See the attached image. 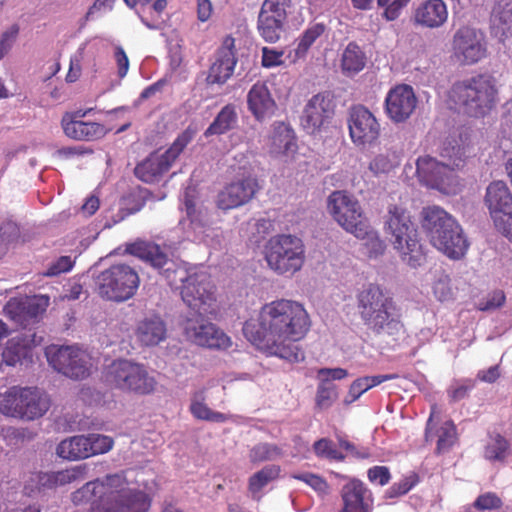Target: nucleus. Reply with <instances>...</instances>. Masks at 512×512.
Listing matches in <instances>:
<instances>
[{
    "mask_svg": "<svg viewBox=\"0 0 512 512\" xmlns=\"http://www.w3.org/2000/svg\"><path fill=\"white\" fill-rule=\"evenodd\" d=\"M50 406L49 396L36 387L12 386L0 394V413L13 418L35 420Z\"/></svg>",
    "mask_w": 512,
    "mask_h": 512,
    "instance_id": "nucleus-8",
    "label": "nucleus"
},
{
    "mask_svg": "<svg viewBox=\"0 0 512 512\" xmlns=\"http://www.w3.org/2000/svg\"><path fill=\"white\" fill-rule=\"evenodd\" d=\"M411 0H377L378 5L384 8L383 17L388 21L397 19L401 11Z\"/></svg>",
    "mask_w": 512,
    "mask_h": 512,
    "instance_id": "nucleus-50",
    "label": "nucleus"
},
{
    "mask_svg": "<svg viewBox=\"0 0 512 512\" xmlns=\"http://www.w3.org/2000/svg\"><path fill=\"white\" fill-rule=\"evenodd\" d=\"M395 166L388 154L376 155L369 164V169L376 175L390 172Z\"/></svg>",
    "mask_w": 512,
    "mask_h": 512,
    "instance_id": "nucleus-53",
    "label": "nucleus"
},
{
    "mask_svg": "<svg viewBox=\"0 0 512 512\" xmlns=\"http://www.w3.org/2000/svg\"><path fill=\"white\" fill-rule=\"evenodd\" d=\"M87 469V464H82L56 472L33 473L29 483L25 485V490L30 493L34 491L40 492L42 490L56 489L77 480H83L86 477Z\"/></svg>",
    "mask_w": 512,
    "mask_h": 512,
    "instance_id": "nucleus-23",
    "label": "nucleus"
},
{
    "mask_svg": "<svg viewBox=\"0 0 512 512\" xmlns=\"http://www.w3.org/2000/svg\"><path fill=\"white\" fill-rule=\"evenodd\" d=\"M42 337L32 330H25L9 339L2 352L3 362L8 366H15L23 359L30 357L34 347L41 344Z\"/></svg>",
    "mask_w": 512,
    "mask_h": 512,
    "instance_id": "nucleus-27",
    "label": "nucleus"
},
{
    "mask_svg": "<svg viewBox=\"0 0 512 512\" xmlns=\"http://www.w3.org/2000/svg\"><path fill=\"white\" fill-rule=\"evenodd\" d=\"M191 139L187 131L181 133L165 152H153L138 163L134 169L135 176L145 183L158 182L170 170Z\"/></svg>",
    "mask_w": 512,
    "mask_h": 512,
    "instance_id": "nucleus-12",
    "label": "nucleus"
},
{
    "mask_svg": "<svg viewBox=\"0 0 512 512\" xmlns=\"http://www.w3.org/2000/svg\"><path fill=\"white\" fill-rule=\"evenodd\" d=\"M368 479L373 483L384 486L389 483L391 474L386 466H374L367 472Z\"/></svg>",
    "mask_w": 512,
    "mask_h": 512,
    "instance_id": "nucleus-56",
    "label": "nucleus"
},
{
    "mask_svg": "<svg viewBox=\"0 0 512 512\" xmlns=\"http://www.w3.org/2000/svg\"><path fill=\"white\" fill-rule=\"evenodd\" d=\"M384 229L389 241L399 253L401 259L416 268L426 260V253L421 244L417 227L411 220L409 212L398 205L388 207Z\"/></svg>",
    "mask_w": 512,
    "mask_h": 512,
    "instance_id": "nucleus-5",
    "label": "nucleus"
},
{
    "mask_svg": "<svg viewBox=\"0 0 512 512\" xmlns=\"http://www.w3.org/2000/svg\"><path fill=\"white\" fill-rule=\"evenodd\" d=\"M366 56L355 43H349L341 58V68L344 74L354 75L364 69Z\"/></svg>",
    "mask_w": 512,
    "mask_h": 512,
    "instance_id": "nucleus-37",
    "label": "nucleus"
},
{
    "mask_svg": "<svg viewBox=\"0 0 512 512\" xmlns=\"http://www.w3.org/2000/svg\"><path fill=\"white\" fill-rule=\"evenodd\" d=\"M248 110L258 121L274 115L277 105L271 92L264 82H256L247 93Z\"/></svg>",
    "mask_w": 512,
    "mask_h": 512,
    "instance_id": "nucleus-29",
    "label": "nucleus"
},
{
    "mask_svg": "<svg viewBox=\"0 0 512 512\" xmlns=\"http://www.w3.org/2000/svg\"><path fill=\"white\" fill-rule=\"evenodd\" d=\"M73 266L74 261L70 256H61L49 265L44 275L48 277L58 276L62 273L69 272Z\"/></svg>",
    "mask_w": 512,
    "mask_h": 512,
    "instance_id": "nucleus-52",
    "label": "nucleus"
},
{
    "mask_svg": "<svg viewBox=\"0 0 512 512\" xmlns=\"http://www.w3.org/2000/svg\"><path fill=\"white\" fill-rule=\"evenodd\" d=\"M356 307L363 324L373 334L393 340L404 334L401 313L393 297L380 285L371 283L363 287L356 295Z\"/></svg>",
    "mask_w": 512,
    "mask_h": 512,
    "instance_id": "nucleus-3",
    "label": "nucleus"
},
{
    "mask_svg": "<svg viewBox=\"0 0 512 512\" xmlns=\"http://www.w3.org/2000/svg\"><path fill=\"white\" fill-rule=\"evenodd\" d=\"M87 439L89 442V457L107 453L114 445L113 438L106 435L91 433L87 435Z\"/></svg>",
    "mask_w": 512,
    "mask_h": 512,
    "instance_id": "nucleus-47",
    "label": "nucleus"
},
{
    "mask_svg": "<svg viewBox=\"0 0 512 512\" xmlns=\"http://www.w3.org/2000/svg\"><path fill=\"white\" fill-rule=\"evenodd\" d=\"M264 255L268 267L276 274L294 275L305 262V246L297 236L279 234L268 240Z\"/></svg>",
    "mask_w": 512,
    "mask_h": 512,
    "instance_id": "nucleus-9",
    "label": "nucleus"
},
{
    "mask_svg": "<svg viewBox=\"0 0 512 512\" xmlns=\"http://www.w3.org/2000/svg\"><path fill=\"white\" fill-rule=\"evenodd\" d=\"M286 19V13H269L260 10L258 17V29L262 32H276L281 29Z\"/></svg>",
    "mask_w": 512,
    "mask_h": 512,
    "instance_id": "nucleus-45",
    "label": "nucleus"
},
{
    "mask_svg": "<svg viewBox=\"0 0 512 512\" xmlns=\"http://www.w3.org/2000/svg\"><path fill=\"white\" fill-rule=\"evenodd\" d=\"M348 128L352 142L357 146L374 143L380 135V124L374 114L364 105H353L349 109Z\"/></svg>",
    "mask_w": 512,
    "mask_h": 512,
    "instance_id": "nucleus-19",
    "label": "nucleus"
},
{
    "mask_svg": "<svg viewBox=\"0 0 512 512\" xmlns=\"http://www.w3.org/2000/svg\"><path fill=\"white\" fill-rule=\"evenodd\" d=\"M283 455L280 447L275 444L260 443L255 445L250 451V460L252 462H263L274 460Z\"/></svg>",
    "mask_w": 512,
    "mask_h": 512,
    "instance_id": "nucleus-44",
    "label": "nucleus"
},
{
    "mask_svg": "<svg viewBox=\"0 0 512 512\" xmlns=\"http://www.w3.org/2000/svg\"><path fill=\"white\" fill-rule=\"evenodd\" d=\"M486 54V45L477 34H455L452 42V59L461 65H471Z\"/></svg>",
    "mask_w": 512,
    "mask_h": 512,
    "instance_id": "nucleus-26",
    "label": "nucleus"
},
{
    "mask_svg": "<svg viewBox=\"0 0 512 512\" xmlns=\"http://www.w3.org/2000/svg\"><path fill=\"white\" fill-rule=\"evenodd\" d=\"M184 331L192 342L199 346L217 349H226L231 346L230 338L215 324L197 315L186 320Z\"/></svg>",
    "mask_w": 512,
    "mask_h": 512,
    "instance_id": "nucleus-20",
    "label": "nucleus"
},
{
    "mask_svg": "<svg viewBox=\"0 0 512 512\" xmlns=\"http://www.w3.org/2000/svg\"><path fill=\"white\" fill-rule=\"evenodd\" d=\"M104 380L113 389L139 396L150 395L157 387L155 377L143 364L126 359L113 361L104 373Z\"/></svg>",
    "mask_w": 512,
    "mask_h": 512,
    "instance_id": "nucleus-7",
    "label": "nucleus"
},
{
    "mask_svg": "<svg viewBox=\"0 0 512 512\" xmlns=\"http://www.w3.org/2000/svg\"><path fill=\"white\" fill-rule=\"evenodd\" d=\"M318 35L319 34H303L295 48V58L304 57Z\"/></svg>",
    "mask_w": 512,
    "mask_h": 512,
    "instance_id": "nucleus-59",
    "label": "nucleus"
},
{
    "mask_svg": "<svg viewBox=\"0 0 512 512\" xmlns=\"http://www.w3.org/2000/svg\"><path fill=\"white\" fill-rule=\"evenodd\" d=\"M290 0H265L262 4L261 10L268 11L269 13H286V7Z\"/></svg>",
    "mask_w": 512,
    "mask_h": 512,
    "instance_id": "nucleus-64",
    "label": "nucleus"
},
{
    "mask_svg": "<svg viewBox=\"0 0 512 512\" xmlns=\"http://www.w3.org/2000/svg\"><path fill=\"white\" fill-rule=\"evenodd\" d=\"M313 451L319 458H326L329 460L343 461L345 455L338 451L332 442L328 438H321L314 442Z\"/></svg>",
    "mask_w": 512,
    "mask_h": 512,
    "instance_id": "nucleus-46",
    "label": "nucleus"
},
{
    "mask_svg": "<svg viewBox=\"0 0 512 512\" xmlns=\"http://www.w3.org/2000/svg\"><path fill=\"white\" fill-rule=\"evenodd\" d=\"M484 204L495 229L512 242V193L504 181H492L486 188Z\"/></svg>",
    "mask_w": 512,
    "mask_h": 512,
    "instance_id": "nucleus-13",
    "label": "nucleus"
},
{
    "mask_svg": "<svg viewBox=\"0 0 512 512\" xmlns=\"http://www.w3.org/2000/svg\"><path fill=\"white\" fill-rule=\"evenodd\" d=\"M435 435L438 437L435 449L437 455L450 451L458 440L457 429L453 421L444 422L436 429Z\"/></svg>",
    "mask_w": 512,
    "mask_h": 512,
    "instance_id": "nucleus-39",
    "label": "nucleus"
},
{
    "mask_svg": "<svg viewBox=\"0 0 512 512\" xmlns=\"http://www.w3.org/2000/svg\"><path fill=\"white\" fill-rule=\"evenodd\" d=\"M108 497L104 512H148L151 499L142 490L131 488L124 473L107 475Z\"/></svg>",
    "mask_w": 512,
    "mask_h": 512,
    "instance_id": "nucleus-11",
    "label": "nucleus"
},
{
    "mask_svg": "<svg viewBox=\"0 0 512 512\" xmlns=\"http://www.w3.org/2000/svg\"><path fill=\"white\" fill-rule=\"evenodd\" d=\"M312 322L304 305L290 299L264 304L256 318L245 321L243 334L259 351L289 362H300L305 353L299 342L310 331Z\"/></svg>",
    "mask_w": 512,
    "mask_h": 512,
    "instance_id": "nucleus-1",
    "label": "nucleus"
},
{
    "mask_svg": "<svg viewBox=\"0 0 512 512\" xmlns=\"http://www.w3.org/2000/svg\"><path fill=\"white\" fill-rule=\"evenodd\" d=\"M47 300L40 297L11 298L4 306V314L23 328L38 322L46 311Z\"/></svg>",
    "mask_w": 512,
    "mask_h": 512,
    "instance_id": "nucleus-24",
    "label": "nucleus"
},
{
    "mask_svg": "<svg viewBox=\"0 0 512 512\" xmlns=\"http://www.w3.org/2000/svg\"><path fill=\"white\" fill-rule=\"evenodd\" d=\"M21 231L19 226L14 222H7L0 227V237L7 246L10 243L17 242L20 239Z\"/></svg>",
    "mask_w": 512,
    "mask_h": 512,
    "instance_id": "nucleus-55",
    "label": "nucleus"
},
{
    "mask_svg": "<svg viewBox=\"0 0 512 512\" xmlns=\"http://www.w3.org/2000/svg\"><path fill=\"white\" fill-rule=\"evenodd\" d=\"M416 175L424 185L446 194L456 185L454 169L429 155L417 159Z\"/></svg>",
    "mask_w": 512,
    "mask_h": 512,
    "instance_id": "nucleus-16",
    "label": "nucleus"
},
{
    "mask_svg": "<svg viewBox=\"0 0 512 512\" xmlns=\"http://www.w3.org/2000/svg\"><path fill=\"white\" fill-rule=\"evenodd\" d=\"M96 291L105 300L124 302L131 299L140 285L135 269L126 264H114L97 276Z\"/></svg>",
    "mask_w": 512,
    "mask_h": 512,
    "instance_id": "nucleus-10",
    "label": "nucleus"
},
{
    "mask_svg": "<svg viewBox=\"0 0 512 512\" xmlns=\"http://www.w3.org/2000/svg\"><path fill=\"white\" fill-rule=\"evenodd\" d=\"M421 216L422 228L436 249L453 260L465 256L469 242L455 218L439 206L423 208Z\"/></svg>",
    "mask_w": 512,
    "mask_h": 512,
    "instance_id": "nucleus-4",
    "label": "nucleus"
},
{
    "mask_svg": "<svg viewBox=\"0 0 512 512\" xmlns=\"http://www.w3.org/2000/svg\"><path fill=\"white\" fill-rule=\"evenodd\" d=\"M87 435H76L61 441L56 449L57 455L67 460L89 458Z\"/></svg>",
    "mask_w": 512,
    "mask_h": 512,
    "instance_id": "nucleus-34",
    "label": "nucleus"
},
{
    "mask_svg": "<svg viewBox=\"0 0 512 512\" xmlns=\"http://www.w3.org/2000/svg\"><path fill=\"white\" fill-rule=\"evenodd\" d=\"M107 497V476L102 480L96 479L94 481H90L72 493V501L75 505L90 502L91 509L97 506L100 511L105 510Z\"/></svg>",
    "mask_w": 512,
    "mask_h": 512,
    "instance_id": "nucleus-30",
    "label": "nucleus"
},
{
    "mask_svg": "<svg viewBox=\"0 0 512 512\" xmlns=\"http://www.w3.org/2000/svg\"><path fill=\"white\" fill-rule=\"evenodd\" d=\"M338 397L337 387L330 381H322L318 387L315 397L316 407L320 410L328 409Z\"/></svg>",
    "mask_w": 512,
    "mask_h": 512,
    "instance_id": "nucleus-43",
    "label": "nucleus"
},
{
    "mask_svg": "<svg viewBox=\"0 0 512 512\" xmlns=\"http://www.w3.org/2000/svg\"><path fill=\"white\" fill-rule=\"evenodd\" d=\"M412 19L422 28H440L448 19L447 5L443 0L422 1L415 7Z\"/></svg>",
    "mask_w": 512,
    "mask_h": 512,
    "instance_id": "nucleus-28",
    "label": "nucleus"
},
{
    "mask_svg": "<svg viewBox=\"0 0 512 512\" xmlns=\"http://www.w3.org/2000/svg\"><path fill=\"white\" fill-rule=\"evenodd\" d=\"M236 123V108L233 104H227L220 110L213 122L205 130L204 135L209 137L224 134L233 129Z\"/></svg>",
    "mask_w": 512,
    "mask_h": 512,
    "instance_id": "nucleus-35",
    "label": "nucleus"
},
{
    "mask_svg": "<svg viewBox=\"0 0 512 512\" xmlns=\"http://www.w3.org/2000/svg\"><path fill=\"white\" fill-rule=\"evenodd\" d=\"M510 454V443L500 434H496L484 450V456L491 461L504 462Z\"/></svg>",
    "mask_w": 512,
    "mask_h": 512,
    "instance_id": "nucleus-41",
    "label": "nucleus"
},
{
    "mask_svg": "<svg viewBox=\"0 0 512 512\" xmlns=\"http://www.w3.org/2000/svg\"><path fill=\"white\" fill-rule=\"evenodd\" d=\"M491 23L496 32L512 31V0H496L491 12Z\"/></svg>",
    "mask_w": 512,
    "mask_h": 512,
    "instance_id": "nucleus-36",
    "label": "nucleus"
},
{
    "mask_svg": "<svg viewBox=\"0 0 512 512\" xmlns=\"http://www.w3.org/2000/svg\"><path fill=\"white\" fill-rule=\"evenodd\" d=\"M280 471L278 465H267L254 473L248 481V489L253 497H256L268 483L277 479Z\"/></svg>",
    "mask_w": 512,
    "mask_h": 512,
    "instance_id": "nucleus-38",
    "label": "nucleus"
},
{
    "mask_svg": "<svg viewBox=\"0 0 512 512\" xmlns=\"http://www.w3.org/2000/svg\"><path fill=\"white\" fill-rule=\"evenodd\" d=\"M297 150V141L294 131L284 123L274 127L271 137V151L286 156L293 155Z\"/></svg>",
    "mask_w": 512,
    "mask_h": 512,
    "instance_id": "nucleus-33",
    "label": "nucleus"
},
{
    "mask_svg": "<svg viewBox=\"0 0 512 512\" xmlns=\"http://www.w3.org/2000/svg\"><path fill=\"white\" fill-rule=\"evenodd\" d=\"M366 234L363 236L354 235L355 237L365 240L364 246L370 258H376L382 255L386 249L385 242L379 237L369 223H366Z\"/></svg>",
    "mask_w": 512,
    "mask_h": 512,
    "instance_id": "nucleus-42",
    "label": "nucleus"
},
{
    "mask_svg": "<svg viewBox=\"0 0 512 512\" xmlns=\"http://www.w3.org/2000/svg\"><path fill=\"white\" fill-rule=\"evenodd\" d=\"M166 325L164 321L154 316L141 321L136 330L138 340L145 346H154L166 338Z\"/></svg>",
    "mask_w": 512,
    "mask_h": 512,
    "instance_id": "nucleus-32",
    "label": "nucleus"
},
{
    "mask_svg": "<svg viewBox=\"0 0 512 512\" xmlns=\"http://www.w3.org/2000/svg\"><path fill=\"white\" fill-rule=\"evenodd\" d=\"M292 478L306 483L313 490H315L317 493L321 495H326L329 492V485L327 481L320 475L306 472L293 474Z\"/></svg>",
    "mask_w": 512,
    "mask_h": 512,
    "instance_id": "nucleus-48",
    "label": "nucleus"
},
{
    "mask_svg": "<svg viewBox=\"0 0 512 512\" xmlns=\"http://www.w3.org/2000/svg\"><path fill=\"white\" fill-rule=\"evenodd\" d=\"M49 364L71 379H84L90 374L87 356L73 346H50L46 349Z\"/></svg>",
    "mask_w": 512,
    "mask_h": 512,
    "instance_id": "nucleus-15",
    "label": "nucleus"
},
{
    "mask_svg": "<svg viewBox=\"0 0 512 512\" xmlns=\"http://www.w3.org/2000/svg\"><path fill=\"white\" fill-rule=\"evenodd\" d=\"M168 81L166 78H161L154 82L153 84L147 86L140 94L139 100L144 101L151 97H154L156 94L162 92L163 88L167 85Z\"/></svg>",
    "mask_w": 512,
    "mask_h": 512,
    "instance_id": "nucleus-61",
    "label": "nucleus"
},
{
    "mask_svg": "<svg viewBox=\"0 0 512 512\" xmlns=\"http://www.w3.org/2000/svg\"><path fill=\"white\" fill-rule=\"evenodd\" d=\"M126 252L138 257L161 271L169 286L182 283L180 294L184 303L199 315L211 313L210 305L215 301V287L206 272L178 268L158 244L138 240L127 244Z\"/></svg>",
    "mask_w": 512,
    "mask_h": 512,
    "instance_id": "nucleus-2",
    "label": "nucleus"
},
{
    "mask_svg": "<svg viewBox=\"0 0 512 512\" xmlns=\"http://www.w3.org/2000/svg\"><path fill=\"white\" fill-rule=\"evenodd\" d=\"M342 507L338 512H372L373 495L359 479H351L340 491Z\"/></svg>",
    "mask_w": 512,
    "mask_h": 512,
    "instance_id": "nucleus-25",
    "label": "nucleus"
},
{
    "mask_svg": "<svg viewBox=\"0 0 512 512\" xmlns=\"http://www.w3.org/2000/svg\"><path fill=\"white\" fill-rule=\"evenodd\" d=\"M503 505L501 498L495 492L480 494L473 502V507L479 511L497 510Z\"/></svg>",
    "mask_w": 512,
    "mask_h": 512,
    "instance_id": "nucleus-49",
    "label": "nucleus"
},
{
    "mask_svg": "<svg viewBox=\"0 0 512 512\" xmlns=\"http://www.w3.org/2000/svg\"><path fill=\"white\" fill-rule=\"evenodd\" d=\"M335 114L333 95L329 91L320 92L307 102L301 116V125L310 134L320 132Z\"/></svg>",
    "mask_w": 512,
    "mask_h": 512,
    "instance_id": "nucleus-18",
    "label": "nucleus"
},
{
    "mask_svg": "<svg viewBox=\"0 0 512 512\" xmlns=\"http://www.w3.org/2000/svg\"><path fill=\"white\" fill-rule=\"evenodd\" d=\"M347 375V370L343 368H322L318 371V376L323 381H329V379L341 380L347 377Z\"/></svg>",
    "mask_w": 512,
    "mask_h": 512,
    "instance_id": "nucleus-63",
    "label": "nucleus"
},
{
    "mask_svg": "<svg viewBox=\"0 0 512 512\" xmlns=\"http://www.w3.org/2000/svg\"><path fill=\"white\" fill-rule=\"evenodd\" d=\"M417 97L408 84H398L391 88L385 98V112L394 123L408 120L417 107Z\"/></svg>",
    "mask_w": 512,
    "mask_h": 512,
    "instance_id": "nucleus-22",
    "label": "nucleus"
},
{
    "mask_svg": "<svg viewBox=\"0 0 512 512\" xmlns=\"http://www.w3.org/2000/svg\"><path fill=\"white\" fill-rule=\"evenodd\" d=\"M366 391H367V389H366L363 379L361 377L357 378L350 385L349 392H348V398L345 400V402L347 404H350V403L356 401Z\"/></svg>",
    "mask_w": 512,
    "mask_h": 512,
    "instance_id": "nucleus-60",
    "label": "nucleus"
},
{
    "mask_svg": "<svg viewBox=\"0 0 512 512\" xmlns=\"http://www.w3.org/2000/svg\"><path fill=\"white\" fill-rule=\"evenodd\" d=\"M61 124L65 135L75 140L92 141L105 135V127L96 122L63 117Z\"/></svg>",
    "mask_w": 512,
    "mask_h": 512,
    "instance_id": "nucleus-31",
    "label": "nucleus"
},
{
    "mask_svg": "<svg viewBox=\"0 0 512 512\" xmlns=\"http://www.w3.org/2000/svg\"><path fill=\"white\" fill-rule=\"evenodd\" d=\"M475 386L476 380L470 378L463 379L448 389V396L453 402L460 401L466 398L470 391L475 388Z\"/></svg>",
    "mask_w": 512,
    "mask_h": 512,
    "instance_id": "nucleus-51",
    "label": "nucleus"
},
{
    "mask_svg": "<svg viewBox=\"0 0 512 512\" xmlns=\"http://www.w3.org/2000/svg\"><path fill=\"white\" fill-rule=\"evenodd\" d=\"M190 412L196 419L205 420L216 423H223L228 420V416L224 413L213 411L204 402V399H193L190 404Z\"/></svg>",
    "mask_w": 512,
    "mask_h": 512,
    "instance_id": "nucleus-40",
    "label": "nucleus"
},
{
    "mask_svg": "<svg viewBox=\"0 0 512 512\" xmlns=\"http://www.w3.org/2000/svg\"><path fill=\"white\" fill-rule=\"evenodd\" d=\"M416 484V480L404 478L399 482L394 483L386 491L387 498H397L408 493Z\"/></svg>",
    "mask_w": 512,
    "mask_h": 512,
    "instance_id": "nucleus-54",
    "label": "nucleus"
},
{
    "mask_svg": "<svg viewBox=\"0 0 512 512\" xmlns=\"http://www.w3.org/2000/svg\"><path fill=\"white\" fill-rule=\"evenodd\" d=\"M450 98L464 114L475 118L484 117L496 106V81L487 74L457 81L452 86Z\"/></svg>",
    "mask_w": 512,
    "mask_h": 512,
    "instance_id": "nucleus-6",
    "label": "nucleus"
},
{
    "mask_svg": "<svg viewBox=\"0 0 512 512\" xmlns=\"http://www.w3.org/2000/svg\"><path fill=\"white\" fill-rule=\"evenodd\" d=\"M260 190L258 179L247 175L226 184L218 193L217 206L222 210H230L249 203Z\"/></svg>",
    "mask_w": 512,
    "mask_h": 512,
    "instance_id": "nucleus-21",
    "label": "nucleus"
},
{
    "mask_svg": "<svg viewBox=\"0 0 512 512\" xmlns=\"http://www.w3.org/2000/svg\"><path fill=\"white\" fill-rule=\"evenodd\" d=\"M283 52L275 51L264 47L262 49V65L266 68L278 66L282 64Z\"/></svg>",
    "mask_w": 512,
    "mask_h": 512,
    "instance_id": "nucleus-58",
    "label": "nucleus"
},
{
    "mask_svg": "<svg viewBox=\"0 0 512 512\" xmlns=\"http://www.w3.org/2000/svg\"><path fill=\"white\" fill-rule=\"evenodd\" d=\"M237 62L235 39L227 35L214 53L205 78L206 84L219 87L225 85L234 75Z\"/></svg>",
    "mask_w": 512,
    "mask_h": 512,
    "instance_id": "nucleus-17",
    "label": "nucleus"
},
{
    "mask_svg": "<svg viewBox=\"0 0 512 512\" xmlns=\"http://www.w3.org/2000/svg\"><path fill=\"white\" fill-rule=\"evenodd\" d=\"M114 58L118 68V76L124 78L129 70V59L121 46L115 47Z\"/></svg>",
    "mask_w": 512,
    "mask_h": 512,
    "instance_id": "nucleus-57",
    "label": "nucleus"
},
{
    "mask_svg": "<svg viewBox=\"0 0 512 512\" xmlns=\"http://www.w3.org/2000/svg\"><path fill=\"white\" fill-rule=\"evenodd\" d=\"M327 208L333 219L353 235L366 234L368 220L363 216L359 202L346 191H334L327 201Z\"/></svg>",
    "mask_w": 512,
    "mask_h": 512,
    "instance_id": "nucleus-14",
    "label": "nucleus"
},
{
    "mask_svg": "<svg viewBox=\"0 0 512 512\" xmlns=\"http://www.w3.org/2000/svg\"><path fill=\"white\" fill-rule=\"evenodd\" d=\"M500 375H501V373H500L499 365H494V366L489 367L486 370H479L476 375V379L481 382H486V383L492 384L499 379Z\"/></svg>",
    "mask_w": 512,
    "mask_h": 512,
    "instance_id": "nucleus-62",
    "label": "nucleus"
}]
</instances>
